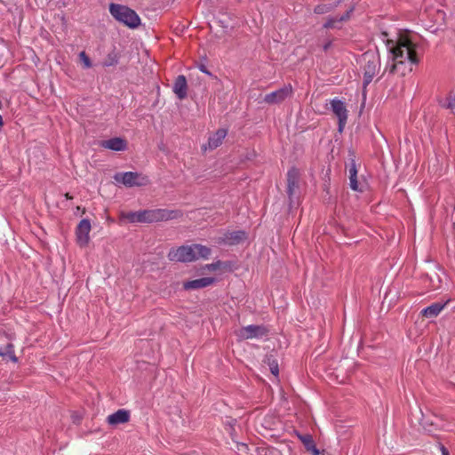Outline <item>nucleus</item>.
<instances>
[{"instance_id":"39448f33","label":"nucleus","mask_w":455,"mask_h":455,"mask_svg":"<svg viewBox=\"0 0 455 455\" xmlns=\"http://www.w3.org/2000/svg\"><path fill=\"white\" fill-rule=\"evenodd\" d=\"M292 94V87L291 85H284L277 91L272 92L264 96L263 101L269 105L272 104H279L285 100L287 98L291 97Z\"/></svg>"},{"instance_id":"412c9836","label":"nucleus","mask_w":455,"mask_h":455,"mask_svg":"<svg viewBox=\"0 0 455 455\" xmlns=\"http://www.w3.org/2000/svg\"><path fill=\"white\" fill-rule=\"evenodd\" d=\"M352 11H353V9L349 10L344 15H341V16H335V17L328 18L326 22L324 23L323 27L325 28H339L338 26V24L341 23L342 21H345V20H348Z\"/></svg>"},{"instance_id":"423d86ee","label":"nucleus","mask_w":455,"mask_h":455,"mask_svg":"<svg viewBox=\"0 0 455 455\" xmlns=\"http://www.w3.org/2000/svg\"><path fill=\"white\" fill-rule=\"evenodd\" d=\"M331 108L334 115L339 119V131L341 132L347 121V109L345 103L335 98L331 100Z\"/></svg>"},{"instance_id":"393cba45","label":"nucleus","mask_w":455,"mask_h":455,"mask_svg":"<svg viewBox=\"0 0 455 455\" xmlns=\"http://www.w3.org/2000/svg\"><path fill=\"white\" fill-rule=\"evenodd\" d=\"M442 106L444 108L453 110L455 108V92H450L442 103Z\"/></svg>"},{"instance_id":"6e6552de","label":"nucleus","mask_w":455,"mask_h":455,"mask_svg":"<svg viewBox=\"0 0 455 455\" xmlns=\"http://www.w3.org/2000/svg\"><path fill=\"white\" fill-rule=\"evenodd\" d=\"M121 219L131 223H152L151 210L121 212Z\"/></svg>"},{"instance_id":"aec40b11","label":"nucleus","mask_w":455,"mask_h":455,"mask_svg":"<svg viewBox=\"0 0 455 455\" xmlns=\"http://www.w3.org/2000/svg\"><path fill=\"white\" fill-rule=\"evenodd\" d=\"M299 439L304 444L307 451H310L313 455H320L319 450L315 447V442L311 435H297Z\"/></svg>"},{"instance_id":"f3484780","label":"nucleus","mask_w":455,"mask_h":455,"mask_svg":"<svg viewBox=\"0 0 455 455\" xmlns=\"http://www.w3.org/2000/svg\"><path fill=\"white\" fill-rule=\"evenodd\" d=\"M130 413L125 410H118L115 413L108 415L107 421L110 425H118L128 422Z\"/></svg>"},{"instance_id":"2eb2a0df","label":"nucleus","mask_w":455,"mask_h":455,"mask_svg":"<svg viewBox=\"0 0 455 455\" xmlns=\"http://www.w3.org/2000/svg\"><path fill=\"white\" fill-rule=\"evenodd\" d=\"M214 278L212 277H203L192 281H188L183 283V288L185 290H197L201 288L207 287L213 283Z\"/></svg>"},{"instance_id":"f8f14e48","label":"nucleus","mask_w":455,"mask_h":455,"mask_svg":"<svg viewBox=\"0 0 455 455\" xmlns=\"http://www.w3.org/2000/svg\"><path fill=\"white\" fill-rule=\"evenodd\" d=\"M246 239V234L243 231L228 232L220 238V242L225 244H237Z\"/></svg>"},{"instance_id":"5701e85b","label":"nucleus","mask_w":455,"mask_h":455,"mask_svg":"<svg viewBox=\"0 0 455 455\" xmlns=\"http://www.w3.org/2000/svg\"><path fill=\"white\" fill-rule=\"evenodd\" d=\"M377 69H378L377 63H375V61H372V63H371V60H369L367 66L365 67L366 83H369L371 80V78L376 74Z\"/></svg>"},{"instance_id":"f03ea898","label":"nucleus","mask_w":455,"mask_h":455,"mask_svg":"<svg viewBox=\"0 0 455 455\" xmlns=\"http://www.w3.org/2000/svg\"><path fill=\"white\" fill-rule=\"evenodd\" d=\"M211 249L202 244L183 245L170 250L168 259L171 261L191 262L199 259H208Z\"/></svg>"},{"instance_id":"a211bd4d","label":"nucleus","mask_w":455,"mask_h":455,"mask_svg":"<svg viewBox=\"0 0 455 455\" xmlns=\"http://www.w3.org/2000/svg\"><path fill=\"white\" fill-rule=\"evenodd\" d=\"M228 134L226 129H219L208 140V148L214 149L222 144L223 140Z\"/></svg>"},{"instance_id":"c756f323","label":"nucleus","mask_w":455,"mask_h":455,"mask_svg":"<svg viewBox=\"0 0 455 455\" xmlns=\"http://www.w3.org/2000/svg\"><path fill=\"white\" fill-rule=\"evenodd\" d=\"M441 451H442V455H449V451L444 446L441 447Z\"/></svg>"},{"instance_id":"473e14b6","label":"nucleus","mask_w":455,"mask_h":455,"mask_svg":"<svg viewBox=\"0 0 455 455\" xmlns=\"http://www.w3.org/2000/svg\"><path fill=\"white\" fill-rule=\"evenodd\" d=\"M4 125L2 116L0 115V127Z\"/></svg>"},{"instance_id":"b1692460","label":"nucleus","mask_w":455,"mask_h":455,"mask_svg":"<svg viewBox=\"0 0 455 455\" xmlns=\"http://www.w3.org/2000/svg\"><path fill=\"white\" fill-rule=\"evenodd\" d=\"M336 5L332 4H319L315 7L314 12L316 14H324L332 11Z\"/></svg>"},{"instance_id":"4be33fe9","label":"nucleus","mask_w":455,"mask_h":455,"mask_svg":"<svg viewBox=\"0 0 455 455\" xmlns=\"http://www.w3.org/2000/svg\"><path fill=\"white\" fill-rule=\"evenodd\" d=\"M0 356H8L14 363L18 361V358L14 355L13 345L9 341H7L4 346H0Z\"/></svg>"},{"instance_id":"7ed1b4c3","label":"nucleus","mask_w":455,"mask_h":455,"mask_svg":"<svg viewBox=\"0 0 455 455\" xmlns=\"http://www.w3.org/2000/svg\"><path fill=\"white\" fill-rule=\"evenodd\" d=\"M109 12L116 20L124 23L129 28H135L140 24L139 15L127 6L110 4Z\"/></svg>"},{"instance_id":"4468645a","label":"nucleus","mask_w":455,"mask_h":455,"mask_svg":"<svg viewBox=\"0 0 455 455\" xmlns=\"http://www.w3.org/2000/svg\"><path fill=\"white\" fill-rule=\"evenodd\" d=\"M447 304H448V301L435 302V303L431 304L430 306L422 309L421 315L427 318H435L443 311V309L446 307Z\"/></svg>"},{"instance_id":"9b49d317","label":"nucleus","mask_w":455,"mask_h":455,"mask_svg":"<svg viewBox=\"0 0 455 455\" xmlns=\"http://www.w3.org/2000/svg\"><path fill=\"white\" fill-rule=\"evenodd\" d=\"M172 92L180 100H184L188 95V84L185 76L180 75L174 81Z\"/></svg>"},{"instance_id":"9d476101","label":"nucleus","mask_w":455,"mask_h":455,"mask_svg":"<svg viewBox=\"0 0 455 455\" xmlns=\"http://www.w3.org/2000/svg\"><path fill=\"white\" fill-rule=\"evenodd\" d=\"M152 222L166 221L177 219L180 216V212L168 209L151 210Z\"/></svg>"},{"instance_id":"bb28decb","label":"nucleus","mask_w":455,"mask_h":455,"mask_svg":"<svg viewBox=\"0 0 455 455\" xmlns=\"http://www.w3.org/2000/svg\"><path fill=\"white\" fill-rule=\"evenodd\" d=\"M79 59H80L81 62L83 63L84 68H92V61L84 52H81L79 53Z\"/></svg>"},{"instance_id":"72a5a7b5","label":"nucleus","mask_w":455,"mask_h":455,"mask_svg":"<svg viewBox=\"0 0 455 455\" xmlns=\"http://www.w3.org/2000/svg\"><path fill=\"white\" fill-rule=\"evenodd\" d=\"M65 197H66L67 199H72V196H69V194H68V193H67V194L65 195Z\"/></svg>"},{"instance_id":"2f4dec72","label":"nucleus","mask_w":455,"mask_h":455,"mask_svg":"<svg viewBox=\"0 0 455 455\" xmlns=\"http://www.w3.org/2000/svg\"><path fill=\"white\" fill-rule=\"evenodd\" d=\"M200 69H201L203 72H204V73H206V74L210 75V73L206 70V68H205L204 66H202V67L200 68Z\"/></svg>"},{"instance_id":"cd10ccee","label":"nucleus","mask_w":455,"mask_h":455,"mask_svg":"<svg viewBox=\"0 0 455 455\" xmlns=\"http://www.w3.org/2000/svg\"><path fill=\"white\" fill-rule=\"evenodd\" d=\"M269 368H270L272 374L275 377H277L279 374V369H278V363L275 360H273L272 362L269 363Z\"/></svg>"},{"instance_id":"c85d7f7f","label":"nucleus","mask_w":455,"mask_h":455,"mask_svg":"<svg viewBox=\"0 0 455 455\" xmlns=\"http://www.w3.org/2000/svg\"><path fill=\"white\" fill-rule=\"evenodd\" d=\"M220 266H221V262L219 260L217 262L207 264L205 266V268L210 271H215V270L219 269L220 267Z\"/></svg>"},{"instance_id":"1a4fd4ad","label":"nucleus","mask_w":455,"mask_h":455,"mask_svg":"<svg viewBox=\"0 0 455 455\" xmlns=\"http://www.w3.org/2000/svg\"><path fill=\"white\" fill-rule=\"evenodd\" d=\"M91 222L86 220L83 219L77 225L76 235V241L77 243L81 247H84L89 243L90 241V232H91Z\"/></svg>"},{"instance_id":"7c9ffc66","label":"nucleus","mask_w":455,"mask_h":455,"mask_svg":"<svg viewBox=\"0 0 455 455\" xmlns=\"http://www.w3.org/2000/svg\"><path fill=\"white\" fill-rule=\"evenodd\" d=\"M331 44V41H328L327 43H325V44H323V50H324V51H327V50L330 48Z\"/></svg>"},{"instance_id":"f704fd0d","label":"nucleus","mask_w":455,"mask_h":455,"mask_svg":"<svg viewBox=\"0 0 455 455\" xmlns=\"http://www.w3.org/2000/svg\"><path fill=\"white\" fill-rule=\"evenodd\" d=\"M2 108V102L0 101V109Z\"/></svg>"},{"instance_id":"dca6fc26","label":"nucleus","mask_w":455,"mask_h":455,"mask_svg":"<svg viewBox=\"0 0 455 455\" xmlns=\"http://www.w3.org/2000/svg\"><path fill=\"white\" fill-rule=\"evenodd\" d=\"M101 147L114 150V151H124L127 148V142L122 138H113L101 142Z\"/></svg>"},{"instance_id":"ddd939ff","label":"nucleus","mask_w":455,"mask_h":455,"mask_svg":"<svg viewBox=\"0 0 455 455\" xmlns=\"http://www.w3.org/2000/svg\"><path fill=\"white\" fill-rule=\"evenodd\" d=\"M299 172L296 168H291L287 172V193L291 196L299 187Z\"/></svg>"},{"instance_id":"f257e3e1","label":"nucleus","mask_w":455,"mask_h":455,"mask_svg":"<svg viewBox=\"0 0 455 455\" xmlns=\"http://www.w3.org/2000/svg\"><path fill=\"white\" fill-rule=\"evenodd\" d=\"M388 61L386 71L389 74L404 76L407 71L412 70V65L419 63L416 54L415 44L407 36H400L396 41L387 40Z\"/></svg>"},{"instance_id":"0eeeda50","label":"nucleus","mask_w":455,"mask_h":455,"mask_svg":"<svg viewBox=\"0 0 455 455\" xmlns=\"http://www.w3.org/2000/svg\"><path fill=\"white\" fill-rule=\"evenodd\" d=\"M267 330L262 325H247L237 331V336L242 339H259L267 335Z\"/></svg>"},{"instance_id":"6ab92c4d","label":"nucleus","mask_w":455,"mask_h":455,"mask_svg":"<svg viewBox=\"0 0 455 455\" xmlns=\"http://www.w3.org/2000/svg\"><path fill=\"white\" fill-rule=\"evenodd\" d=\"M348 178H349V186L351 189L355 191H362V189L359 188V184L357 181V169L355 161L354 159H351L349 165H348Z\"/></svg>"},{"instance_id":"a878e982","label":"nucleus","mask_w":455,"mask_h":455,"mask_svg":"<svg viewBox=\"0 0 455 455\" xmlns=\"http://www.w3.org/2000/svg\"><path fill=\"white\" fill-rule=\"evenodd\" d=\"M118 62V58L116 53H109L106 60L103 61L102 65L104 67H111L115 66Z\"/></svg>"},{"instance_id":"20e7f679","label":"nucleus","mask_w":455,"mask_h":455,"mask_svg":"<svg viewBox=\"0 0 455 455\" xmlns=\"http://www.w3.org/2000/svg\"><path fill=\"white\" fill-rule=\"evenodd\" d=\"M116 182L124 184L125 187H144L149 184L147 176L139 172H118L114 176Z\"/></svg>"}]
</instances>
